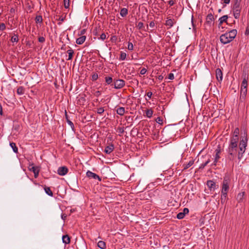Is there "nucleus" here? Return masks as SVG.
<instances>
[{"mask_svg":"<svg viewBox=\"0 0 249 249\" xmlns=\"http://www.w3.org/2000/svg\"><path fill=\"white\" fill-rule=\"evenodd\" d=\"M106 35H105V34L103 33L101 35L100 39H101L102 40H104L106 39Z\"/></svg>","mask_w":249,"mask_h":249,"instance_id":"53","label":"nucleus"},{"mask_svg":"<svg viewBox=\"0 0 249 249\" xmlns=\"http://www.w3.org/2000/svg\"><path fill=\"white\" fill-rule=\"evenodd\" d=\"M228 34V36L230 38V39L232 40L236 36L237 31L236 30H232L228 33H226Z\"/></svg>","mask_w":249,"mask_h":249,"instance_id":"13","label":"nucleus"},{"mask_svg":"<svg viewBox=\"0 0 249 249\" xmlns=\"http://www.w3.org/2000/svg\"><path fill=\"white\" fill-rule=\"evenodd\" d=\"M215 153V160L214 161V164H216V162H217V160L218 159V149H216L214 150Z\"/></svg>","mask_w":249,"mask_h":249,"instance_id":"40","label":"nucleus"},{"mask_svg":"<svg viewBox=\"0 0 249 249\" xmlns=\"http://www.w3.org/2000/svg\"><path fill=\"white\" fill-rule=\"evenodd\" d=\"M6 28V26L4 23H1L0 24V30L3 31Z\"/></svg>","mask_w":249,"mask_h":249,"instance_id":"48","label":"nucleus"},{"mask_svg":"<svg viewBox=\"0 0 249 249\" xmlns=\"http://www.w3.org/2000/svg\"><path fill=\"white\" fill-rule=\"evenodd\" d=\"M226 197H227V195H223V194H221V200L222 203H223L225 202V201L226 200Z\"/></svg>","mask_w":249,"mask_h":249,"instance_id":"42","label":"nucleus"},{"mask_svg":"<svg viewBox=\"0 0 249 249\" xmlns=\"http://www.w3.org/2000/svg\"><path fill=\"white\" fill-rule=\"evenodd\" d=\"M25 89L23 87L20 86L17 89V93L18 95H22L24 93Z\"/></svg>","mask_w":249,"mask_h":249,"instance_id":"25","label":"nucleus"},{"mask_svg":"<svg viewBox=\"0 0 249 249\" xmlns=\"http://www.w3.org/2000/svg\"><path fill=\"white\" fill-rule=\"evenodd\" d=\"M125 85V81L122 79H116L114 80V83L112 84L111 86H114L116 89H120L124 87Z\"/></svg>","mask_w":249,"mask_h":249,"instance_id":"3","label":"nucleus"},{"mask_svg":"<svg viewBox=\"0 0 249 249\" xmlns=\"http://www.w3.org/2000/svg\"><path fill=\"white\" fill-rule=\"evenodd\" d=\"M189 212V209L188 208H184L182 213L185 215L186 214L188 213Z\"/></svg>","mask_w":249,"mask_h":249,"instance_id":"57","label":"nucleus"},{"mask_svg":"<svg viewBox=\"0 0 249 249\" xmlns=\"http://www.w3.org/2000/svg\"><path fill=\"white\" fill-rule=\"evenodd\" d=\"M230 37H229L228 36V34H226V33L223 35H222L220 37V40L221 43L223 44H227L228 43H229L231 41L230 39Z\"/></svg>","mask_w":249,"mask_h":249,"instance_id":"6","label":"nucleus"},{"mask_svg":"<svg viewBox=\"0 0 249 249\" xmlns=\"http://www.w3.org/2000/svg\"><path fill=\"white\" fill-rule=\"evenodd\" d=\"M105 110L103 107H100L97 108V113L99 114H102L104 113Z\"/></svg>","mask_w":249,"mask_h":249,"instance_id":"43","label":"nucleus"},{"mask_svg":"<svg viewBox=\"0 0 249 249\" xmlns=\"http://www.w3.org/2000/svg\"><path fill=\"white\" fill-rule=\"evenodd\" d=\"M239 131V129L238 128H236L233 132V136L238 137Z\"/></svg>","mask_w":249,"mask_h":249,"instance_id":"44","label":"nucleus"},{"mask_svg":"<svg viewBox=\"0 0 249 249\" xmlns=\"http://www.w3.org/2000/svg\"><path fill=\"white\" fill-rule=\"evenodd\" d=\"M105 80L106 84L107 85H111L113 82V79L111 77L109 76H106L105 77Z\"/></svg>","mask_w":249,"mask_h":249,"instance_id":"27","label":"nucleus"},{"mask_svg":"<svg viewBox=\"0 0 249 249\" xmlns=\"http://www.w3.org/2000/svg\"><path fill=\"white\" fill-rule=\"evenodd\" d=\"M128 50L130 51H132L134 49V46L132 44V43L129 42L128 43V46H127Z\"/></svg>","mask_w":249,"mask_h":249,"instance_id":"41","label":"nucleus"},{"mask_svg":"<svg viewBox=\"0 0 249 249\" xmlns=\"http://www.w3.org/2000/svg\"><path fill=\"white\" fill-rule=\"evenodd\" d=\"M231 0H224L223 2L225 4H229Z\"/></svg>","mask_w":249,"mask_h":249,"instance_id":"64","label":"nucleus"},{"mask_svg":"<svg viewBox=\"0 0 249 249\" xmlns=\"http://www.w3.org/2000/svg\"><path fill=\"white\" fill-rule=\"evenodd\" d=\"M0 115L1 116L3 115L2 107L0 104Z\"/></svg>","mask_w":249,"mask_h":249,"instance_id":"63","label":"nucleus"},{"mask_svg":"<svg viewBox=\"0 0 249 249\" xmlns=\"http://www.w3.org/2000/svg\"><path fill=\"white\" fill-rule=\"evenodd\" d=\"M238 141V137H237L236 136H233L231 140L230 148L229 150V152L231 155H232L234 153V149L237 148ZM236 150V149H235V150Z\"/></svg>","mask_w":249,"mask_h":249,"instance_id":"1","label":"nucleus"},{"mask_svg":"<svg viewBox=\"0 0 249 249\" xmlns=\"http://www.w3.org/2000/svg\"><path fill=\"white\" fill-rule=\"evenodd\" d=\"M44 189L45 193L48 195H49V196H53V193L52 191H51L50 187L45 186Z\"/></svg>","mask_w":249,"mask_h":249,"instance_id":"22","label":"nucleus"},{"mask_svg":"<svg viewBox=\"0 0 249 249\" xmlns=\"http://www.w3.org/2000/svg\"><path fill=\"white\" fill-rule=\"evenodd\" d=\"M94 95L96 97H99L101 95V91L97 90L94 92Z\"/></svg>","mask_w":249,"mask_h":249,"instance_id":"55","label":"nucleus"},{"mask_svg":"<svg viewBox=\"0 0 249 249\" xmlns=\"http://www.w3.org/2000/svg\"><path fill=\"white\" fill-rule=\"evenodd\" d=\"M241 7H233L232 11L234 17L237 19L239 18L240 15Z\"/></svg>","mask_w":249,"mask_h":249,"instance_id":"5","label":"nucleus"},{"mask_svg":"<svg viewBox=\"0 0 249 249\" xmlns=\"http://www.w3.org/2000/svg\"><path fill=\"white\" fill-rule=\"evenodd\" d=\"M12 42H17L18 41V36L17 35H14L11 39Z\"/></svg>","mask_w":249,"mask_h":249,"instance_id":"34","label":"nucleus"},{"mask_svg":"<svg viewBox=\"0 0 249 249\" xmlns=\"http://www.w3.org/2000/svg\"><path fill=\"white\" fill-rule=\"evenodd\" d=\"M67 53L69 54L68 58L67 59L68 60H71L73 57V54H74V51L72 49H69L67 51Z\"/></svg>","mask_w":249,"mask_h":249,"instance_id":"26","label":"nucleus"},{"mask_svg":"<svg viewBox=\"0 0 249 249\" xmlns=\"http://www.w3.org/2000/svg\"><path fill=\"white\" fill-rule=\"evenodd\" d=\"M194 163V160H192L189 161V162L187 164H183V170H186L191 167Z\"/></svg>","mask_w":249,"mask_h":249,"instance_id":"21","label":"nucleus"},{"mask_svg":"<svg viewBox=\"0 0 249 249\" xmlns=\"http://www.w3.org/2000/svg\"><path fill=\"white\" fill-rule=\"evenodd\" d=\"M220 80H222V71H221L219 69V75H220Z\"/></svg>","mask_w":249,"mask_h":249,"instance_id":"61","label":"nucleus"},{"mask_svg":"<svg viewBox=\"0 0 249 249\" xmlns=\"http://www.w3.org/2000/svg\"><path fill=\"white\" fill-rule=\"evenodd\" d=\"M228 19V16H224L219 18V25L222 24L224 22H226Z\"/></svg>","mask_w":249,"mask_h":249,"instance_id":"30","label":"nucleus"},{"mask_svg":"<svg viewBox=\"0 0 249 249\" xmlns=\"http://www.w3.org/2000/svg\"><path fill=\"white\" fill-rule=\"evenodd\" d=\"M244 194H245L244 192H242V193H239L237 195L236 199L239 202H241L243 200Z\"/></svg>","mask_w":249,"mask_h":249,"instance_id":"28","label":"nucleus"},{"mask_svg":"<svg viewBox=\"0 0 249 249\" xmlns=\"http://www.w3.org/2000/svg\"><path fill=\"white\" fill-rule=\"evenodd\" d=\"M128 14V10L125 8H123L120 10V15L122 17H125Z\"/></svg>","mask_w":249,"mask_h":249,"instance_id":"20","label":"nucleus"},{"mask_svg":"<svg viewBox=\"0 0 249 249\" xmlns=\"http://www.w3.org/2000/svg\"><path fill=\"white\" fill-rule=\"evenodd\" d=\"M153 110L152 109H147L146 111V115L148 118H151L153 115Z\"/></svg>","mask_w":249,"mask_h":249,"instance_id":"31","label":"nucleus"},{"mask_svg":"<svg viewBox=\"0 0 249 249\" xmlns=\"http://www.w3.org/2000/svg\"><path fill=\"white\" fill-rule=\"evenodd\" d=\"M174 24V19L167 18V19L165 21V25L169 26L168 28H171Z\"/></svg>","mask_w":249,"mask_h":249,"instance_id":"15","label":"nucleus"},{"mask_svg":"<svg viewBox=\"0 0 249 249\" xmlns=\"http://www.w3.org/2000/svg\"><path fill=\"white\" fill-rule=\"evenodd\" d=\"M214 17L212 14H209L207 15L206 18V22L207 25H211L212 23H214Z\"/></svg>","mask_w":249,"mask_h":249,"instance_id":"10","label":"nucleus"},{"mask_svg":"<svg viewBox=\"0 0 249 249\" xmlns=\"http://www.w3.org/2000/svg\"><path fill=\"white\" fill-rule=\"evenodd\" d=\"M86 39V36H82L76 39V43L79 45L82 44L85 41Z\"/></svg>","mask_w":249,"mask_h":249,"instance_id":"16","label":"nucleus"},{"mask_svg":"<svg viewBox=\"0 0 249 249\" xmlns=\"http://www.w3.org/2000/svg\"><path fill=\"white\" fill-rule=\"evenodd\" d=\"M147 71V70L145 68H142L140 71V74L142 75L144 74Z\"/></svg>","mask_w":249,"mask_h":249,"instance_id":"52","label":"nucleus"},{"mask_svg":"<svg viewBox=\"0 0 249 249\" xmlns=\"http://www.w3.org/2000/svg\"><path fill=\"white\" fill-rule=\"evenodd\" d=\"M155 24L154 21H151L149 23V26L151 28H154L155 27Z\"/></svg>","mask_w":249,"mask_h":249,"instance_id":"58","label":"nucleus"},{"mask_svg":"<svg viewBox=\"0 0 249 249\" xmlns=\"http://www.w3.org/2000/svg\"><path fill=\"white\" fill-rule=\"evenodd\" d=\"M62 241L65 244H69L70 242V238L69 235H65L62 236Z\"/></svg>","mask_w":249,"mask_h":249,"instance_id":"19","label":"nucleus"},{"mask_svg":"<svg viewBox=\"0 0 249 249\" xmlns=\"http://www.w3.org/2000/svg\"><path fill=\"white\" fill-rule=\"evenodd\" d=\"M137 27L139 29H141L143 27V23L142 22H139L137 25Z\"/></svg>","mask_w":249,"mask_h":249,"instance_id":"49","label":"nucleus"},{"mask_svg":"<svg viewBox=\"0 0 249 249\" xmlns=\"http://www.w3.org/2000/svg\"><path fill=\"white\" fill-rule=\"evenodd\" d=\"M118 130L119 133H120L119 135L121 136L124 132V128L122 127H119L118 128Z\"/></svg>","mask_w":249,"mask_h":249,"instance_id":"46","label":"nucleus"},{"mask_svg":"<svg viewBox=\"0 0 249 249\" xmlns=\"http://www.w3.org/2000/svg\"><path fill=\"white\" fill-rule=\"evenodd\" d=\"M243 80L242 81V82L241 83V89H247L248 86V77L246 76V74H245L243 75Z\"/></svg>","mask_w":249,"mask_h":249,"instance_id":"12","label":"nucleus"},{"mask_svg":"<svg viewBox=\"0 0 249 249\" xmlns=\"http://www.w3.org/2000/svg\"><path fill=\"white\" fill-rule=\"evenodd\" d=\"M240 1V0H234L233 7H241Z\"/></svg>","mask_w":249,"mask_h":249,"instance_id":"36","label":"nucleus"},{"mask_svg":"<svg viewBox=\"0 0 249 249\" xmlns=\"http://www.w3.org/2000/svg\"><path fill=\"white\" fill-rule=\"evenodd\" d=\"M126 57V54L125 53L121 52L119 59L120 60H124L125 59Z\"/></svg>","mask_w":249,"mask_h":249,"instance_id":"33","label":"nucleus"},{"mask_svg":"<svg viewBox=\"0 0 249 249\" xmlns=\"http://www.w3.org/2000/svg\"><path fill=\"white\" fill-rule=\"evenodd\" d=\"M230 179L228 177H226L224 178L223 184H222V188L221 193L223 194V195H227L228 191L229 189V184L230 183Z\"/></svg>","mask_w":249,"mask_h":249,"instance_id":"2","label":"nucleus"},{"mask_svg":"<svg viewBox=\"0 0 249 249\" xmlns=\"http://www.w3.org/2000/svg\"><path fill=\"white\" fill-rule=\"evenodd\" d=\"M185 214L182 212L179 213L177 215V218L178 219H181L185 216Z\"/></svg>","mask_w":249,"mask_h":249,"instance_id":"37","label":"nucleus"},{"mask_svg":"<svg viewBox=\"0 0 249 249\" xmlns=\"http://www.w3.org/2000/svg\"><path fill=\"white\" fill-rule=\"evenodd\" d=\"M114 149V146L112 143H110L105 147L104 152L107 154H110Z\"/></svg>","mask_w":249,"mask_h":249,"instance_id":"11","label":"nucleus"},{"mask_svg":"<svg viewBox=\"0 0 249 249\" xmlns=\"http://www.w3.org/2000/svg\"><path fill=\"white\" fill-rule=\"evenodd\" d=\"M207 185L211 191H214L216 189V183L212 180H208Z\"/></svg>","mask_w":249,"mask_h":249,"instance_id":"7","label":"nucleus"},{"mask_svg":"<svg viewBox=\"0 0 249 249\" xmlns=\"http://www.w3.org/2000/svg\"><path fill=\"white\" fill-rule=\"evenodd\" d=\"M64 4L65 8H69L70 6V0H64Z\"/></svg>","mask_w":249,"mask_h":249,"instance_id":"38","label":"nucleus"},{"mask_svg":"<svg viewBox=\"0 0 249 249\" xmlns=\"http://www.w3.org/2000/svg\"><path fill=\"white\" fill-rule=\"evenodd\" d=\"M65 17H63L62 16H60L59 18L58 19V20H59L60 22L58 23V25H60L61 23L64 21L65 20Z\"/></svg>","mask_w":249,"mask_h":249,"instance_id":"47","label":"nucleus"},{"mask_svg":"<svg viewBox=\"0 0 249 249\" xmlns=\"http://www.w3.org/2000/svg\"><path fill=\"white\" fill-rule=\"evenodd\" d=\"M36 22V23H42L43 21L42 17L41 16H36L35 18Z\"/></svg>","mask_w":249,"mask_h":249,"instance_id":"32","label":"nucleus"},{"mask_svg":"<svg viewBox=\"0 0 249 249\" xmlns=\"http://www.w3.org/2000/svg\"><path fill=\"white\" fill-rule=\"evenodd\" d=\"M87 176L89 178H93L94 179H98L99 181L101 180V178L95 173H94L90 171H88L86 173Z\"/></svg>","mask_w":249,"mask_h":249,"instance_id":"9","label":"nucleus"},{"mask_svg":"<svg viewBox=\"0 0 249 249\" xmlns=\"http://www.w3.org/2000/svg\"><path fill=\"white\" fill-rule=\"evenodd\" d=\"M31 171H32L34 173L35 178H36L39 174V171L37 169L36 167L34 166H32L31 168H29Z\"/></svg>","mask_w":249,"mask_h":249,"instance_id":"17","label":"nucleus"},{"mask_svg":"<svg viewBox=\"0 0 249 249\" xmlns=\"http://www.w3.org/2000/svg\"><path fill=\"white\" fill-rule=\"evenodd\" d=\"M117 113L120 115L123 116L125 113V109L124 107H119L116 109Z\"/></svg>","mask_w":249,"mask_h":249,"instance_id":"18","label":"nucleus"},{"mask_svg":"<svg viewBox=\"0 0 249 249\" xmlns=\"http://www.w3.org/2000/svg\"><path fill=\"white\" fill-rule=\"evenodd\" d=\"M98 247L101 249H105L106 248V245L105 242L103 241H100L97 244Z\"/></svg>","mask_w":249,"mask_h":249,"instance_id":"24","label":"nucleus"},{"mask_svg":"<svg viewBox=\"0 0 249 249\" xmlns=\"http://www.w3.org/2000/svg\"><path fill=\"white\" fill-rule=\"evenodd\" d=\"M156 122L158 123V124H161L162 122V119H161V118L160 117H158L156 119Z\"/></svg>","mask_w":249,"mask_h":249,"instance_id":"56","label":"nucleus"},{"mask_svg":"<svg viewBox=\"0 0 249 249\" xmlns=\"http://www.w3.org/2000/svg\"><path fill=\"white\" fill-rule=\"evenodd\" d=\"M45 39L43 36H40L38 37V41L41 43L45 42Z\"/></svg>","mask_w":249,"mask_h":249,"instance_id":"50","label":"nucleus"},{"mask_svg":"<svg viewBox=\"0 0 249 249\" xmlns=\"http://www.w3.org/2000/svg\"><path fill=\"white\" fill-rule=\"evenodd\" d=\"M245 34L246 35H248L249 34V26L247 27Z\"/></svg>","mask_w":249,"mask_h":249,"instance_id":"59","label":"nucleus"},{"mask_svg":"<svg viewBox=\"0 0 249 249\" xmlns=\"http://www.w3.org/2000/svg\"><path fill=\"white\" fill-rule=\"evenodd\" d=\"M174 78V74L172 73H170L168 75V79L170 80H173Z\"/></svg>","mask_w":249,"mask_h":249,"instance_id":"54","label":"nucleus"},{"mask_svg":"<svg viewBox=\"0 0 249 249\" xmlns=\"http://www.w3.org/2000/svg\"><path fill=\"white\" fill-rule=\"evenodd\" d=\"M210 160L208 159L207 161H206L204 163H202L199 166V169H203L209 162Z\"/></svg>","mask_w":249,"mask_h":249,"instance_id":"35","label":"nucleus"},{"mask_svg":"<svg viewBox=\"0 0 249 249\" xmlns=\"http://www.w3.org/2000/svg\"><path fill=\"white\" fill-rule=\"evenodd\" d=\"M152 94H152V92H151V91L148 92L147 93V96L148 99L146 98V100H149L151 98V96H152Z\"/></svg>","mask_w":249,"mask_h":249,"instance_id":"51","label":"nucleus"},{"mask_svg":"<svg viewBox=\"0 0 249 249\" xmlns=\"http://www.w3.org/2000/svg\"><path fill=\"white\" fill-rule=\"evenodd\" d=\"M152 138L153 139H158L159 138V132H153L152 133Z\"/></svg>","mask_w":249,"mask_h":249,"instance_id":"39","label":"nucleus"},{"mask_svg":"<svg viewBox=\"0 0 249 249\" xmlns=\"http://www.w3.org/2000/svg\"><path fill=\"white\" fill-rule=\"evenodd\" d=\"M98 78V74L97 73H93L92 75V80L93 81H95Z\"/></svg>","mask_w":249,"mask_h":249,"instance_id":"45","label":"nucleus"},{"mask_svg":"<svg viewBox=\"0 0 249 249\" xmlns=\"http://www.w3.org/2000/svg\"><path fill=\"white\" fill-rule=\"evenodd\" d=\"M175 2H174V1L173 0H170L168 1V4L170 5V6H172L174 4Z\"/></svg>","mask_w":249,"mask_h":249,"instance_id":"60","label":"nucleus"},{"mask_svg":"<svg viewBox=\"0 0 249 249\" xmlns=\"http://www.w3.org/2000/svg\"><path fill=\"white\" fill-rule=\"evenodd\" d=\"M86 32V29H83L80 31V35H84Z\"/></svg>","mask_w":249,"mask_h":249,"instance_id":"62","label":"nucleus"},{"mask_svg":"<svg viewBox=\"0 0 249 249\" xmlns=\"http://www.w3.org/2000/svg\"><path fill=\"white\" fill-rule=\"evenodd\" d=\"M248 89H240V99H245L247 94Z\"/></svg>","mask_w":249,"mask_h":249,"instance_id":"14","label":"nucleus"},{"mask_svg":"<svg viewBox=\"0 0 249 249\" xmlns=\"http://www.w3.org/2000/svg\"><path fill=\"white\" fill-rule=\"evenodd\" d=\"M247 140L246 138L245 139H243L240 141V143H239L240 151H239V153H238L239 155L240 154H243L244 153V152L245 151L246 147L247 146ZM239 158H240V157H239Z\"/></svg>","mask_w":249,"mask_h":249,"instance_id":"4","label":"nucleus"},{"mask_svg":"<svg viewBox=\"0 0 249 249\" xmlns=\"http://www.w3.org/2000/svg\"><path fill=\"white\" fill-rule=\"evenodd\" d=\"M68 172V169L66 166H62L58 168L57 173L60 176L65 175Z\"/></svg>","mask_w":249,"mask_h":249,"instance_id":"8","label":"nucleus"},{"mask_svg":"<svg viewBox=\"0 0 249 249\" xmlns=\"http://www.w3.org/2000/svg\"><path fill=\"white\" fill-rule=\"evenodd\" d=\"M10 145L11 147V148H12L13 151L15 153H17L18 152V148L17 147V146L16 145V143H14V142H10Z\"/></svg>","mask_w":249,"mask_h":249,"instance_id":"29","label":"nucleus"},{"mask_svg":"<svg viewBox=\"0 0 249 249\" xmlns=\"http://www.w3.org/2000/svg\"><path fill=\"white\" fill-rule=\"evenodd\" d=\"M65 117H66V119L67 120V122L68 123V124L71 126V128L72 129H73L74 128V124H73V123L69 119L68 116V115L67 114L66 111H65Z\"/></svg>","mask_w":249,"mask_h":249,"instance_id":"23","label":"nucleus"}]
</instances>
